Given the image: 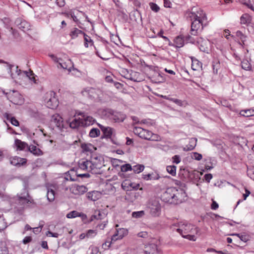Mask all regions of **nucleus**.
<instances>
[{"label":"nucleus","mask_w":254,"mask_h":254,"mask_svg":"<svg viewBox=\"0 0 254 254\" xmlns=\"http://www.w3.org/2000/svg\"><path fill=\"white\" fill-rule=\"evenodd\" d=\"M188 16L191 21L190 33L191 35H197L206 26L207 16L205 13L198 6H193L187 12Z\"/></svg>","instance_id":"f257e3e1"},{"label":"nucleus","mask_w":254,"mask_h":254,"mask_svg":"<svg viewBox=\"0 0 254 254\" xmlns=\"http://www.w3.org/2000/svg\"><path fill=\"white\" fill-rule=\"evenodd\" d=\"M172 229L177 232L183 238L192 241H196V238L194 234L198 232V228L186 221L173 225Z\"/></svg>","instance_id":"f03ea898"},{"label":"nucleus","mask_w":254,"mask_h":254,"mask_svg":"<svg viewBox=\"0 0 254 254\" xmlns=\"http://www.w3.org/2000/svg\"><path fill=\"white\" fill-rule=\"evenodd\" d=\"M186 196L185 192L180 191L175 188H168L161 195L162 200L167 203L177 204L183 201L182 197Z\"/></svg>","instance_id":"7ed1b4c3"},{"label":"nucleus","mask_w":254,"mask_h":254,"mask_svg":"<svg viewBox=\"0 0 254 254\" xmlns=\"http://www.w3.org/2000/svg\"><path fill=\"white\" fill-rule=\"evenodd\" d=\"M133 132L140 138L146 140L151 141H159L160 140V137L159 135L141 127H134L133 128Z\"/></svg>","instance_id":"20e7f679"},{"label":"nucleus","mask_w":254,"mask_h":254,"mask_svg":"<svg viewBox=\"0 0 254 254\" xmlns=\"http://www.w3.org/2000/svg\"><path fill=\"white\" fill-rule=\"evenodd\" d=\"M147 211L150 215L154 217H159L161 212V206L157 199L149 200L147 204Z\"/></svg>","instance_id":"39448f33"},{"label":"nucleus","mask_w":254,"mask_h":254,"mask_svg":"<svg viewBox=\"0 0 254 254\" xmlns=\"http://www.w3.org/2000/svg\"><path fill=\"white\" fill-rule=\"evenodd\" d=\"M102 114L106 118L115 122H122L126 118V115L121 112L113 111L111 109H106L102 111Z\"/></svg>","instance_id":"423d86ee"},{"label":"nucleus","mask_w":254,"mask_h":254,"mask_svg":"<svg viewBox=\"0 0 254 254\" xmlns=\"http://www.w3.org/2000/svg\"><path fill=\"white\" fill-rule=\"evenodd\" d=\"M44 101L46 106L50 109L56 108L59 104L58 100L56 97V93L53 91L46 93Z\"/></svg>","instance_id":"0eeeda50"},{"label":"nucleus","mask_w":254,"mask_h":254,"mask_svg":"<svg viewBox=\"0 0 254 254\" xmlns=\"http://www.w3.org/2000/svg\"><path fill=\"white\" fill-rule=\"evenodd\" d=\"M96 160H97V157L92 158L91 161L81 159L78 162L79 167L83 170H86L89 172L91 171L95 168L100 167L96 161Z\"/></svg>","instance_id":"6e6552de"},{"label":"nucleus","mask_w":254,"mask_h":254,"mask_svg":"<svg viewBox=\"0 0 254 254\" xmlns=\"http://www.w3.org/2000/svg\"><path fill=\"white\" fill-rule=\"evenodd\" d=\"M139 184L138 183H132L128 185V191H130L128 193V200L129 199L131 202H132L141 195V192L131 191L132 190L129 189L130 188L132 190H136L139 189Z\"/></svg>","instance_id":"1a4fd4ad"},{"label":"nucleus","mask_w":254,"mask_h":254,"mask_svg":"<svg viewBox=\"0 0 254 254\" xmlns=\"http://www.w3.org/2000/svg\"><path fill=\"white\" fill-rule=\"evenodd\" d=\"M155 240L153 239L151 242V244L149 245L150 247V250L148 251L145 249L144 246L138 247L136 248L135 253L136 254H153L155 253L157 250V246L155 243Z\"/></svg>","instance_id":"9d476101"},{"label":"nucleus","mask_w":254,"mask_h":254,"mask_svg":"<svg viewBox=\"0 0 254 254\" xmlns=\"http://www.w3.org/2000/svg\"><path fill=\"white\" fill-rule=\"evenodd\" d=\"M98 90L91 87H87L85 88L82 92V95L91 99H93L98 97Z\"/></svg>","instance_id":"9b49d317"},{"label":"nucleus","mask_w":254,"mask_h":254,"mask_svg":"<svg viewBox=\"0 0 254 254\" xmlns=\"http://www.w3.org/2000/svg\"><path fill=\"white\" fill-rule=\"evenodd\" d=\"M236 39L238 41V44L243 48L247 45V42L248 39V36L242 31L238 30L236 32Z\"/></svg>","instance_id":"f8f14e48"},{"label":"nucleus","mask_w":254,"mask_h":254,"mask_svg":"<svg viewBox=\"0 0 254 254\" xmlns=\"http://www.w3.org/2000/svg\"><path fill=\"white\" fill-rule=\"evenodd\" d=\"M17 201L20 204L24 205L25 204L31 203V201L28 198L29 197V194L26 190L24 189L23 192L20 194H17Z\"/></svg>","instance_id":"ddd939ff"},{"label":"nucleus","mask_w":254,"mask_h":254,"mask_svg":"<svg viewBox=\"0 0 254 254\" xmlns=\"http://www.w3.org/2000/svg\"><path fill=\"white\" fill-rule=\"evenodd\" d=\"M17 27L23 32H26L30 29V24L25 20L21 18H17L15 21Z\"/></svg>","instance_id":"4468645a"},{"label":"nucleus","mask_w":254,"mask_h":254,"mask_svg":"<svg viewBox=\"0 0 254 254\" xmlns=\"http://www.w3.org/2000/svg\"><path fill=\"white\" fill-rule=\"evenodd\" d=\"M50 57L51 59L58 64L57 65V67L58 68H62L64 69H67L68 71H70V69L68 68V66L66 63L64 62L63 60L61 58H58L54 55H51Z\"/></svg>","instance_id":"2eb2a0df"},{"label":"nucleus","mask_w":254,"mask_h":254,"mask_svg":"<svg viewBox=\"0 0 254 254\" xmlns=\"http://www.w3.org/2000/svg\"><path fill=\"white\" fill-rule=\"evenodd\" d=\"M98 126L103 132L105 137L110 138L112 137L113 134V128L109 127H104L102 125L98 124Z\"/></svg>","instance_id":"dca6fc26"},{"label":"nucleus","mask_w":254,"mask_h":254,"mask_svg":"<svg viewBox=\"0 0 254 254\" xmlns=\"http://www.w3.org/2000/svg\"><path fill=\"white\" fill-rule=\"evenodd\" d=\"M10 164L13 166H20L21 165H23L26 163V159L17 156H15L10 158Z\"/></svg>","instance_id":"f3484780"},{"label":"nucleus","mask_w":254,"mask_h":254,"mask_svg":"<svg viewBox=\"0 0 254 254\" xmlns=\"http://www.w3.org/2000/svg\"><path fill=\"white\" fill-rule=\"evenodd\" d=\"M127 231L124 228L117 230L116 233L112 237V241L115 242L118 240L122 239L126 233Z\"/></svg>","instance_id":"a211bd4d"},{"label":"nucleus","mask_w":254,"mask_h":254,"mask_svg":"<svg viewBox=\"0 0 254 254\" xmlns=\"http://www.w3.org/2000/svg\"><path fill=\"white\" fill-rule=\"evenodd\" d=\"M81 126L87 127L92 125L95 122V119L91 116H83L81 118Z\"/></svg>","instance_id":"6ab92c4d"},{"label":"nucleus","mask_w":254,"mask_h":254,"mask_svg":"<svg viewBox=\"0 0 254 254\" xmlns=\"http://www.w3.org/2000/svg\"><path fill=\"white\" fill-rule=\"evenodd\" d=\"M87 188L83 185H76L72 188L73 192L75 194L81 195L87 191Z\"/></svg>","instance_id":"aec40b11"},{"label":"nucleus","mask_w":254,"mask_h":254,"mask_svg":"<svg viewBox=\"0 0 254 254\" xmlns=\"http://www.w3.org/2000/svg\"><path fill=\"white\" fill-rule=\"evenodd\" d=\"M87 197L92 201H96L101 197V193L98 191H92L87 193Z\"/></svg>","instance_id":"412c9836"},{"label":"nucleus","mask_w":254,"mask_h":254,"mask_svg":"<svg viewBox=\"0 0 254 254\" xmlns=\"http://www.w3.org/2000/svg\"><path fill=\"white\" fill-rule=\"evenodd\" d=\"M197 139L195 138H191L190 139L189 143L185 147L183 148L184 151H188L192 150L196 145Z\"/></svg>","instance_id":"4be33fe9"},{"label":"nucleus","mask_w":254,"mask_h":254,"mask_svg":"<svg viewBox=\"0 0 254 254\" xmlns=\"http://www.w3.org/2000/svg\"><path fill=\"white\" fill-rule=\"evenodd\" d=\"M14 144L18 150H24L25 148L28 149V147H29L27 143L18 139H16L15 140Z\"/></svg>","instance_id":"5701e85b"},{"label":"nucleus","mask_w":254,"mask_h":254,"mask_svg":"<svg viewBox=\"0 0 254 254\" xmlns=\"http://www.w3.org/2000/svg\"><path fill=\"white\" fill-rule=\"evenodd\" d=\"M144 166L143 165H135L131 166L128 164V171H133L135 173H139L143 171Z\"/></svg>","instance_id":"b1692460"},{"label":"nucleus","mask_w":254,"mask_h":254,"mask_svg":"<svg viewBox=\"0 0 254 254\" xmlns=\"http://www.w3.org/2000/svg\"><path fill=\"white\" fill-rule=\"evenodd\" d=\"M28 150L33 155L37 156H41L43 154V151L40 148H37L36 146L33 145L29 146Z\"/></svg>","instance_id":"393cba45"},{"label":"nucleus","mask_w":254,"mask_h":254,"mask_svg":"<svg viewBox=\"0 0 254 254\" xmlns=\"http://www.w3.org/2000/svg\"><path fill=\"white\" fill-rule=\"evenodd\" d=\"M161 178V177L157 173H152L142 175V178L146 181L158 180Z\"/></svg>","instance_id":"a878e982"},{"label":"nucleus","mask_w":254,"mask_h":254,"mask_svg":"<svg viewBox=\"0 0 254 254\" xmlns=\"http://www.w3.org/2000/svg\"><path fill=\"white\" fill-rule=\"evenodd\" d=\"M84 32L77 28H73L71 29L69 36L72 39H74L80 35H83Z\"/></svg>","instance_id":"bb28decb"},{"label":"nucleus","mask_w":254,"mask_h":254,"mask_svg":"<svg viewBox=\"0 0 254 254\" xmlns=\"http://www.w3.org/2000/svg\"><path fill=\"white\" fill-rule=\"evenodd\" d=\"M252 17L247 14H243L240 17V22L242 24H246L249 25L251 23Z\"/></svg>","instance_id":"cd10ccee"},{"label":"nucleus","mask_w":254,"mask_h":254,"mask_svg":"<svg viewBox=\"0 0 254 254\" xmlns=\"http://www.w3.org/2000/svg\"><path fill=\"white\" fill-rule=\"evenodd\" d=\"M53 120L56 124V126L59 129L64 128L63 121L62 118L59 115H54L53 117Z\"/></svg>","instance_id":"c85d7f7f"},{"label":"nucleus","mask_w":254,"mask_h":254,"mask_svg":"<svg viewBox=\"0 0 254 254\" xmlns=\"http://www.w3.org/2000/svg\"><path fill=\"white\" fill-rule=\"evenodd\" d=\"M3 117L7 120L10 121L11 124L16 127H18L19 125V122L14 118L11 116V115L7 113H5L3 114Z\"/></svg>","instance_id":"c756f323"},{"label":"nucleus","mask_w":254,"mask_h":254,"mask_svg":"<svg viewBox=\"0 0 254 254\" xmlns=\"http://www.w3.org/2000/svg\"><path fill=\"white\" fill-rule=\"evenodd\" d=\"M191 68L193 70H198L202 68V63L195 58L191 59Z\"/></svg>","instance_id":"7c9ffc66"},{"label":"nucleus","mask_w":254,"mask_h":254,"mask_svg":"<svg viewBox=\"0 0 254 254\" xmlns=\"http://www.w3.org/2000/svg\"><path fill=\"white\" fill-rule=\"evenodd\" d=\"M69 125L71 128L75 129L78 128L79 126H81V118L74 119L71 122L68 121Z\"/></svg>","instance_id":"2f4dec72"},{"label":"nucleus","mask_w":254,"mask_h":254,"mask_svg":"<svg viewBox=\"0 0 254 254\" xmlns=\"http://www.w3.org/2000/svg\"><path fill=\"white\" fill-rule=\"evenodd\" d=\"M47 199L50 201L52 202L55 200V192L53 189L50 188L49 187L47 188Z\"/></svg>","instance_id":"473e14b6"},{"label":"nucleus","mask_w":254,"mask_h":254,"mask_svg":"<svg viewBox=\"0 0 254 254\" xmlns=\"http://www.w3.org/2000/svg\"><path fill=\"white\" fill-rule=\"evenodd\" d=\"M240 1L254 11V0H240Z\"/></svg>","instance_id":"72a5a7b5"},{"label":"nucleus","mask_w":254,"mask_h":254,"mask_svg":"<svg viewBox=\"0 0 254 254\" xmlns=\"http://www.w3.org/2000/svg\"><path fill=\"white\" fill-rule=\"evenodd\" d=\"M240 115L246 117L254 116V110L250 109L241 110Z\"/></svg>","instance_id":"f704fd0d"},{"label":"nucleus","mask_w":254,"mask_h":254,"mask_svg":"<svg viewBox=\"0 0 254 254\" xmlns=\"http://www.w3.org/2000/svg\"><path fill=\"white\" fill-rule=\"evenodd\" d=\"M175 46L177 48H181L184 45V40L182 36H177L174 40Z\"/></svg>","instance_id":"c9c22d12"},{"label":"nucleus","mask_w":254,"mask_h":254,"mask_svg":"<svg viewBox=\"0 0 254 254\" xmlns=\"http://www.w3.org/2000/svg\"><path fill=\"white\" fill-rule=\"evenodd\" d=\"M241 66L243 69L249 70L251 69V64L247 59H244L241 63Z\"/></svg>","instance_id":"e433bc0d"},{"label":"nucleus","mask_w":254,"mask_h":254,"mask_svg":"<svg viewBox=\"0 0 254 254\" xmlns=\"http://www.w3.org/2000/svg\"><path fill=\"white\" fill-rule=\"evenodd\" d=\"M100 134V131L99 129L97 128H92L90 130L89 135L91 137L94 138L99 136Z\"/></svg>","instance_id":"4c0bfd02"},{"label":"nucleus","mask_w":254,"mask_h":254,"mask_svg":"<svg viewBox=\"0 0 254 254\" xmlns=\"http://www.w3.org/2000/svg\"><path fill=\"white\" fill-rule=\"evenodd\" d=\"M166 170L168 173L173 176H175L176 174V167L174 165L167 166Z\"/></svg>","instance_id":"58836bf2"},{"label":"nucleus","mask_w":254,"mask_h":254,"mask_svg":"<svg viewBox=\"0 0 254 254\" xmlns=\"http://www.w3.org/2000/svg\"><path fill=\"white\" fill-rule=\"evenodd\" d=\"M121 172L119 173V176L122 178H126V174L127 172V164H125L121 167Z\"/></svg>","instance_id":"ea45409f"},{"label":"nucleus","mask_w":254,"mask_h":254,"mask_svg":"<svg viewBox=\"0 0 254 254\" xmlns=\"http://www.w3.org/2000/svg\"><path fill=\"white\" fill-rule=\"evenodd\" d=\"M81 214L76 211H72L66 214L67 218H74L76 217L81 216Z\"/></svg>","instance_id":"a19ab883"},{"label":"nucleus","mask_w":254,"mask_h":254,"mask_svg":"<svg viewBox=\"0 0 254 254\" xmlns=\"http://www.w3.org/2000/svg\"><path fill=\"white\" fill-rule=\"evenodd\" d=\"M168 100L171 102L175 103L176 104H177V105H178L180 107L185 106V101H183L178 99H176V98H168Z\"/></svg>","instance_id":"79ce46f5"},{"label":"nucleus","mask_w":254,"mask_h":254,"mask_svg":"<svg viewBox=\"0 0 254 254\" xmlns=\"http://www.w3.org/2000/svg\"><path fill=\"white\" fill-rule=\"evenodd\" d=\"M97 234L96 230H88L86 232V238H92L94 237Z\"/></svg>","instance_id":"37998d69"},{"label":"nucleus","mask_w":254,"mask_h":254,"mask_svg":"<svg viewBox=\"0 0 254 254\" xmlns=\"http://www.w3.org/2000/svg\"><path fill=\"white\" fill-rule=\"evenodd\" d=\"M144 215V211L143 210L135 211L132 213V216L133 218H139L142 217Z\"/></svg>","instance_id":"c03bdc74"},{"label":"nucleus","mask_w":254,"mask_h":254,"mask_svg":"<svg viewBox=\"0 0 254 254\" xmlns=\"http://www.w3.org/2000/svg\"><path fill=\"white\" fill-rule=\"evenodd\" d=\"M149 6L151 10L155 12L159 11V10H160V7H159V6L155 3L150 2L149 3Z\"/></svg>","instance_id":"a18cd8bd"},{"label":"nucleus","mask_w":254,"mask_h":254,"mask_svg":"<svg viewBox=\"0 0 254 254\" xmlns=\"http://www.w3.org/2000/svg\"><path fill=\"white\" fill-rule=\"evenodd\" d=\"M191 157L192 159L199 161L202 159V156L201 154L194 152L192 153Z\"/></svg>","instance_id":"49530a36"},{"label":"nucleus","mask_w":254,"mask_h":254,"mask_svg":"<svg viewBox=\"0 0 254 254\" xmlns=\"http://www.w3.org/2000/svg\"><path fill=\"white\" fill-rule=\"evenodd\" d=\"M181 160V157L178 155H175L172 157V161L173 163L178 164L180 163Z\"/></svg>","instance_id":"de8ad7c7"},{"label":"nucleus","mask_w":254,"mask_h":254,"mask_svg":"<svg viewBox=\"0 0 254 254\" xmlns=\"http://www.w3.org/2000/svg\"><path fill=\"white\" fill-rule=\"evenodd\" d=\"M128 2H132L133 5L136 7H139L141 5L140 0H128Z\"/></svg>","instance_id":"09e8293b"},{"label":"nucleus","mask_w":254,"mask_h":254,"mask_svg":"<svg viewBox=\"0 0 254 254\" xmlns=\"http://www.w3.org/2000/svg\"><path fill=\"white\" fill-rule=\"evenodd\" d=\"M232 235L237 236L242 241L246 242L248 241V238L244 235H241L240 234H233Z\"/></svg>","instance_id":"8fccbe9b"},{"label":"nucleus","mask_w":254,"mask_h":254,"mask_svg":"<svg viewBox=\"0 0 254 254\" xmlns=\"http://www.w3.org/2000/svg\"><path fill=\"white\" fill-rule=\"evenodd\" d=\"M84 37V41L88 43H93L92 40L91 39V38L87 35L85 33H84L83 34Z\"/></svg>","instance_id":"3c124183"},{"label":"nucleus","mask_w":254,"mask_h":254,"mask_svg":"<svg viewBox=\"0 0 254 254\" xmlns=\"http://www.w3.org/2000/svg\"><path fill=\"white\" fill-rule=\"evenodd\" d=\"M205 180L207 182L209 183L210 180L212 178V175L211 174H205L204 176Z\"/></svg>","instance_id":"603ef678"},{"label":"nucleus","mask_w":254,"mask_h":254,"mask_svg":"<svg viewBox=\"0 0 254 254\" xmlns=\"http://www.w3.org/2000/svg\"><path fill=\"white\" fill-rule=\"evenodd\" d=\"M47 235L54 238H58L59 236V234L57 233H53L50 231L47 232Z\"/></svg>","instance_id":"864d4df0"},{"label":"nucleus","mask_w":254,"mask_h":254,"mask_svg":"<svg viewBox=\"0 0 254 254\" xmlns=\"http://www.w3.org/2000/svg\"><path fill=\"white\" fill-rule=\"evenodd\" d=\"M107 221H104L103 222V223H101V224H98L97 225V228H99L101 230H103L106 225H107Z\"/></svg>","instance_id":"5fc2aeb1"},{"label":"nucleus","mask_w":254,"mask_h":254,"mask_svg":"<svg viewBox=\"0 0 254 254\" xmlns=\"http://www.w3.org/2000/svg\"><path fill=\"white\" fill-rule=\"evenodd\" d=\"M57 4L60 7H63L65 5L64 0H56Z\"/></svg>","instance_id":"6e6d98bb"},{"label":"nucleus","mask_w":254,"mask_h":254,"mask_svg":"<svg viewBox=\"0 0 254 254\" xmlns=\"http://www.w3.org/2000/svg\"><path fill=\"white\" fill-rule=\"evenodd\" d=\"M32 241V238L30 236L25 237L23 240V243L24 244H27L28 243Z\"/></svg>","instance_id":"4d7b16f0"},{"label":"nucleus","mask_w":254,"mask_h":254,"mask_svg":"<svg viewBox=\"0 0 254 254\" xmlns=\"http://www.w3.org/2000/svg\"><path fill=\"white\" fill-rule=\"evenodd\" d=\"M137 235L139 237L146 238L148 236V233L146 232H141L138 233Z\"/></svg>","instance_id":"13d9d810"},{"label":"nucleus","mask_w":254,"mask_h":254,"mask_svg":"<svg viewBox=\"0 0 254 254\" xmlns=\"http://www.w3.org/2000/svg\"><path fill=\"white\" fill-rule=\"evenodd\" d=\"M27 76L29 77V79L33 81L34 83H36L35 77L34 76L31 77L30 76L33 75V73L32 72H30L29 73L26 72Z\"/></svg>","instance_id":"bf43d9fd"},{"label":"nucleus","mask_w":254,"mask_h":254,"mask_svg":"<svg viewBox=\"0 0 254 254\" xmlns=\"http://www.w3.org/2000/svg\"><path fill=\"white\" fill-rule=\"evenodd\" d=\"M248 175L250 177L251 179L254 181V171H252V170H248L247 172Z\"/></svg>","instance_id":"052dcab7"},{"label":"nucleus","mask_w":254,"mask_h":254,"mask_svg":"<svg viewBox=\"0 0 254 254\" xmlns=\"http://www.w3.org/2000/svg\"><path fill=\"white\" fill-rule=\"evenodd\" d=\"M152 121L150 119L147 120H143L141 121V123H143L144 124H147L148 125H152L153 123H152Z\"/></svg>","instance_id":"680f3d73"},{"label":"nucleus","mask_w":254,"mask_h":254,"mask_svg":"<svg viewBox=\"0 0 254 254\" xmlns=\"http://www.w3.org/2000/svg\"><path fill=\"white\" fill-rule=\"evenodd\" d=\"M218 204L215 201H213L211 204V209L213 210H216L218 208Z\"/></svg>","instance_id":"e2e57ef3"},{"label":"nucleus","mask_w":254,"mask_h":254,"mask_svg":"<svg viewBox=\"0 0 254 254\" xmlns=\"http://www.w3.org/2000/svg\"><path fill=\"white\" fill-rule=\"evenodd\" d=\"M164 5L166 7H171L172 3L169 0H164Z\"/></svg>","instance_id":"0e129e2a"},{"label":"nucleus","mask_w":254,"mask_h":254,"mask_svg":"<svg viewBox=\"0 0 254 254\" xmlns=\"http://www.w3.org/2000/svg\"><path fill=\"white\" fill-rule=\"evenodd\" d=\"M122 189L124 190H126L127 189V179H125V180L123 182L121 185Z\"/></svg>","instance_id":"69168bd1"},{"label":"nucleus","mask_w":254,"mask_h":254,"mask_svg":"<svg viewBox=\"0 0 254 254\" xmlns=\"http://www.w3.org/2000/svg\"><path fill=\"white\" fill-rule=\"evenodd\" d=\"M113 76L112 75L107 76L105 77V80H106V82H113Z\"/></svg>","instance_id":"338daca9"},{"label":"nucleus","mask_w":254,"mask_h":254,"mask_svg":"<svg viewBox=\"0 0 254 254\" xmlns=\"http://www.w3.org/2000/svg\"><path fill=\"white\" fill-rule=\"evenodd\" d=\"M250 193L251 192L248 190L245 189V193L243 194L244 200H246Z\"/></svg>","instance_id":"774afa93"}]
</instances>
